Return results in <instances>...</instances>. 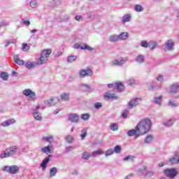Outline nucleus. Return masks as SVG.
Segmentation results:
<instances>
[{"mask_svg":"<svg viewBox=\"0 0 179 179\" xmlns=\"http://www.w3.org/2000/svg\"><path fill=\"white\" fill-rule=\"evenodd\" d=\"M136 126L137 131H138L141 135H145V134H148V132L150 131L152 128V121L145 118L142 120Z\"/></svg>","mask_w":179,"mask_h":179,"instance_id":"obj_1","label":"nucleus"},{"mask_svg":"<svg viewBox=\"0 0 179 179\" xmlns=\"http://www.w3.org/2000/svg\"><path fill=\"white\" fill-rule=\"evenodd\" d=\"M51 52H52V51L50 48L42 50L40 57L36 62V65H43V64H46L47 61H48V57L51 55Z\"/></svg>","mask_w":179,"mask_h":179,"instance_id":"obj_2","label":"nucleus"},{"mask_svg":"<svg viewBox=\"0 0 179 179\" xmlns=\"http://www.w3.org/2000/svg\"><path fill=\"white\" fill-rule=\"evenodd\" d=\"M17 151V148L16 146L10 147L0 155V159H5L6 157H11V156H15Z\"/></svg>","mask_w":179,"mask_h":179,"instance_id":"obj_3","label":"nucleus"},{"mask_svg":"<svg viewBox=\"0 0 179 179\" xmlns=\"http://www.w3.org/2000/svg\"><path fill=\"white\" fill-rule=\"evenodd\" d=\"M129 61V59L127 57H120L118 59H115L110 62L111 66H123Z\"/></svg>","mask_w":179,"mask_h":179,"instance_id":"obj_4","label":"nucleus"},{"mask_svg":"<svg viewBox=\"0 0 179 179\" xmlns=\"http://www.w3.org/2000/svg\"><path fill=\"white\" fill-rule=\"evenodd\" d=\"M164 174L166 177L173 179L178 176V171L176 168H169L164 170Z\"/></svg>","mask_w":179,"mask_h":179,"instance_id":"obj_5","label":"nucleus"},{"mask_svg":"<svg viewBox=\"0 0 179 179\" xmlns=\"http://www.w3.org/2000/svg\"><path fill=\"white\" fill-rule=\"evenodd\" d=\"M169 89V93L171 94H175L173 97L174 99H179V94H178L179 90V83H173L170 85Z\"/></svg>","mask_w":179,"mask_h":179,"instance_id":"obj_6","label":"nucleus"},{"mask_svg":"<svg viewBox=\"0 0 179 179\" xmlns=\"http://www.w3.org/2000/svg\"><path fill=\"white\" fill-rule=\"evenodd\" d=\"M19 170H20V169L16 165H12L10 166H5L3 168V171H6V173H9V174H16V173H19Z\"/></svg>","mask_w":179,"mask_h":179,"instance_id":"obj_7","label":"nucleus"},{"mask_svg":"<svg viewBox=\"0 0 179 179\" xmlns=\"http://www.w3.org/2000/svg\"><path fill=\"white\" fill-rule=\"evenodd\" d=\"M22 94H24V96H26L27 97H29V100H30L31 101H34V100L37 99L36 97V93L30 89L24 90L22 92Z\"/></svg>","mask_w":179,"mask_h":179,"instance_id":"obj_8","label":"nucleus"},{"mask_svg":"<svg viewBox=\"0 0 179 179\" xmlns=\"http://www.w3.org/2000/svg\"><path fill=\"white\" fill-rule=\"evenodd\" d=\"M79 78H84L86 76H93V71L90 69H81L78 72Z\"/></svg>","mask_w":179,"mask_h":179,"instance_id":"obj_9","label":"nucleus"},{"mask_svg":"<svg viewBox=\"0 0 179 179\" xmlns=\"http://www.w3.org/2000/svg\"><path fill=\"white\" fill-rule=\"evenodd\" d=\"M73 48H76V50H87L88 51H93V50H94L93 48L87 45L86 43H76L73 45Z\"/></svg>","mask_w":179,"mask_h":179,"instance_id":"obj_10","label":"nucleus"},{"mask_svg":"<svg viewBox=\"0 0 179 179\" xmlns=\"http://www.w3.org/2000/svg\"><path fill=\"white\" fill-rule=\"evenodd\" d=\"M174 48V42L172 40H168L164 45V51H171Z\"/></svg>","mask_w":179,"mask_h":179,"instance_id":"obj_11","label":"nucleus"},{"mask_svg":"<svg viewBox=\"0 0 179 179\" xmlns=\"http://www.w3.org/2000/svg\"><path fill=\"white\" fill-rule=\"evenodd\" d=\"M57 103H59V99L58 98H50L48 100L45 101V106H48L50 107V106H55V104H57Z\"/></svg>","mask_w":179,"mask_h":179,"instance_id":"obj_12","label":"nucleus"},{"mask_svg":"<svg viewBox=\"0 0 179 179\" xmlns=\"http://www.w3.org/2000/svg\"><path fill=\"white\" fill-rule=\"evenodd\" d=\"M69 121L73 124H78L79 122V115L76 113H71L69 115Z\"/></svg>","mask_w":179,"mask_h":179,"instance_id":"obj_13","label":"nucleus"},{"mask_svg":"<svg viewBox=\"0 0 179 179\" xmlns=\"http://www.w3.org/2000/svg\"><path fill=\"white\" fill-rule=\"evenodd\" d=\"M139 101H141V98H135L134 99L130 101L128 103V108L132 110L134 107H136L139 104Z\"/></svg>","mask_w":179,"mask_h":179,"instance_id":"obj_14","label":"nucleus"},{"mask_svg":"<svg viewBox=\"0 0 179 179\" xmlns=\"http://www.w3.org/2000/svg\"><path fill=\"white\" fill-rule=\"evenodd\" d=\"M104 99L108 100H117L118 99V96L115 95L114 93H111L110 92H106L103 95Z\"/></svg>","mask_w":179,"mask_h":179,"instance_id":"obj_15","label":"nucleus"},{"mask_svg":"<svg viewBox=\"0 0 179 179\" xmlns=\"http://www.w3.org/2000/svg\"><path fill=\"white\" fill-rule=\"evenodd\" d=\"M52 155H48L41 163L40 166L43 170V171H45V169H47V164L50 163V158Z\"/></svg>","mask_w":179,"mask_h":179,"instance_id":"obj_16","label":"nucleus"},{"mask_svg":"<svg viewBox=\"0 0 179 179\" xmlns=\"http://www.w3.org/2000/svg\"><path fill=\"white\" fill-rule=\"evenodd\" d=\"M128 136H141V132L138 130L137 126L136 127V129H131L127 132Z\"/></svg>","mask_w":179,"mask_h":179,"instance_id":"obj_17","label":"nucleus"},{"mask_svg":"<svg viewBox=\"0 0 179 179\" xmlns=\"http://www.w3.org/2000/svg\"><path fill=\"white\" fill-rule=\"evenodd\" d=\"M38 110H40V106H37L36 108L33 111V115L37 121H41V115H38L39 112Z\"/></svg>","mask_w":179,"mask_h":179,"instance_id":"obj_18","label":"nucleus"},{"mask_svg":"<svg viewBox=\"0 0 179 179\" xmlns=\"http://www.w3.org/2000/svg\"><path fill=\"white\" fill-rule=\"evenodd\" d=\"M174 122H176L175 118H171L168 120H165L163 122L164 127H166V128H170V127H173L174 125Z\"/></svg>","mask_w":179,"mask_h":179,"instance_id":"obj_19","label":"nucleus"},{"mask_svg":"<svg viewBox=\"0 0 179 179\" xmlns=\"http://www.w3.org/2000/svg\"><path fill=\"white\" fill-rule=\"evenodd\" d=\"M79 89L80 90H83V92H93L92 87L87 84H80Z\"/></svg>","mask_w":179,"mask_h":179,"instance_id":"obj_20","label":"nucleus"},{"mask_svg":"<svg viewBox=\"0 0 179 179\" xmlns=\"http://www.w3.org/2000/svg\"><path fill=\"white\" fill-rule=\"evenodd\" d=\"M171 164H179V155L175 154V155L169 159Z\"/></svg>","mask_w":179,"mask_h":179,"instance_id":"obj_21","label":"nucleus"},{"mask_svg":"<svg viewBox=\"0 0 179 179\" xmlns=\"http://www.w3.org/2000/svg\"><path fill=\"white\" fill-rule=\"evenodd\" d=\"M15 122H16V120H15V119L12 118V119H8L5 121H3L1 125V127H9V125H13V124H15Z\"/></svg>","mask_w":179,"mask_h":179,"instance_id":"obj_22","label":"nucleus"},{"mask_svg":"<svg viewBox=\"0 0 179 179\" xmlns=\"http://www.w3.org/2000/svg\"><path fill=\"white\" fill-rule=\"evenodd\" d=\"M131 19H132V15L131 14H126L122 17V24H125V23H128V22H131Z\"/></svg>","mask_w":179,"mask_h":179,"instance_id":"obj_23","label":"nucleus"},{"mask_svg":"<svg viewBox=\"0 0 179 179\" xmlns=\"http://www.w3.org/2000/svg\"><path fill=\"white\" fill-rule=\"evenodd\" d=\"M41 152L43 153H45L46 155L48 153H51V152H52V146L47 145L46 147H43L41 148Z\"/></svg>","mask_w":179,"mask_h":179,"instance_id":"obj_24","label":"nucleus"},{"mask_svg":"<svg viewBox=\"0 0 179 179\" xmlns=\"http://www.w3.org/2000/svg\"><path fill=\"white\" fill-rule=\"evenodd\" d=\"M108 41H110V43H117V41H120L118 35H110L108 38Z\"/></svg>","mask_w":179,"mask_h":179,"instance_id":"obj_25","label":"nucleus"},{"mask_svg":"<svg viewBox=\"0 0 179 179\" xmlns=\"http://www.w3.org/2000/svg\"><path fill=\"white\" fill-rule=\"evenodd\" d=\"M119 40H127L129 37V34L128 32H122L117 35Z\"/></svg>","mask_w":179,"mask_h":179,"instance_id":"obj_26","label":"nucleus"},{"mask_svg":"<svg viewBox=\"0 0 179 179\" xmlns=\"http://www.w3.org/2000/svg\"><path fill=\"white\" fill-rule=\"evenodd\" d=\"M14 58V62H15V64H17V65H24V61L20 59H19V55H15L13 57Z\"/></svg>","mask_w":179,"mask_h":179,"instance_id":"obj_27","label":"nucleus"},{"mask_svg":"<svg viewBox=\"0 0 179 179\" xmlns=\"http://www.w3.org/2000/svg\"><path fill=\"white\" fill-rule=\"evenodd\" d=\"M136 62L138 64H143L145 62V56L139 55L136 58Z\"/></svg>","mask_w":179,"mask_h":179,"instance_id":"obj_28","label":"nucleus"},{"mask_svg":"<svg viewBox=\"0 0 179 179\" xmlns=\"http://www.w3.org/2000/svg\"><path fill=\"white\" fill-rule=\"evenodd\" d=\"M115 89H117L119 92L124 90V85L121 83H115Z\"/></svg>","mask_w":179,"mask_h":179,"instance_id":"obj_29","label":"nucleus"},{"mask_svg":"<svg viewBox=\"0 0 179 179\" xmlns=\"http://www.w3.org/2000/svg\"><path fill=\"white\" fill-rule=\"evenodd\" d=\"M69 96L70 95L68 93H63L61 94L60 97L63 101H69Z\"/></svg>","mask_w":179,"mask_h":179,"instance_id":"obj_30","label":"nucleus"},{"mask_svg":"<svg viewBox=\"0 0 179 179\" xmlns=\"http://www.w3.org/2000/svg\"><path fill=\"white\" fill-rule=\"evenodd\" d=\"M57 173H58V169L55 167H52L50 170V177H55Z\"/></svg>","mask_w":179,"mask_h":179,"instance_id":"obj_31","label":"nucleus"},{"mask_svg":"<svg viewBox=\"0 0 179 179\" xmlns=\"http://www.w3.org/2000/svg\"><path fill=\"white\" fill-rule=\"evenodd\" d=\"M153 141V136L152 135H148L146 136V138L144 140V143H151Z\"/></svg>","mask_w":179,"mask_h":179,"instance_id":"obj_32","label":"nucleus"},{"mask_svg":"<svg viewBox=\"0 0 179 179\" xmlns=\"http://www.w3.org/2000/svg\"><path fill=\"white\" fill-rule=\"evenodd\" d=\"M144 9L145 8H143V6H142L139 4H136L134 6L135 12H143Z\"/></svg>","mask_w":179,"mask_h":179,"instance_id":"obj_33","label":"nucleus"},{"mask_svg":"<svg viewBox=\"0 0 179 179\" xmlns=\"http://www.w3.org/2000/svg\"><path fill=\"white\" fill-rule=\"evenodd\" d=\"M135 160V156L128 155L123 158L124 162H134Z\"/></svg>","mask_w":179,"mask_h":179,"instance_id":"obj_34","label":"nucleus"},{"mask_svg":"<svg viewBox=\"0 0 179 179\" xmlns=\"http://www.w3.org/2000/svg\"><path fill=\"white\" fill-rule=\"evenodd\" d=\"M0 78H1L3 80H8V79H9V75H8V73L2 71L0 74Z\"/></svg>","mask_w":179,"mask_h":179,"instance_id":"obj_35","label":"nucleus"},{"mask_svg":"<svg viewBox=\"0 0 179 179\" xmlns=\"http://www.w3.org/2000/svg\"><path fill=\"white\" fill-rule=\"evenodd\" d=\"M157 46V43H156V42L155 41H150V43H148V48L151 50H155V48H156Z\"/></svg>","mask_w":179,"mask_h":179,"instance_id":"obj_36","label":"nucleus"},{"mask_svg":"<svg viewBox=\"0 0 179 179\" xmlns=\"http://www.w3.org/2000/svg\"><path fill=\"white\" fill-rule=\"evenodd\" d=\"M91 156H92V154L88 153L87 152H84L82 156V159H83V160H89Z\"/></svg>","mask_w":179,"mask_h":179,"instance_id":"obj_37","label":"nucleus"},{"mask_svg":"<svg viewBox=\"0 0 179 179\" xmlns=\"http://www.w3.org/2000/svg\"><path fill=\"white\" fill-rule=\"evenodd\" d=\"M24 65L27 69H33L35 66L34 63L32 62H27Z\"/></svg>","mask_w":179,"mask_h":179,"instance_id":"obj_38","label":"nucleus"},{"mask_svg":"<svg viewBox=\"0 0 179 179\" xmlns=\"http://www.w3.org/2000/svg\"><path fill=\"white\" fill-rule=\"evenodd\" d=\"M87 136V129H83L81 130L80 138L82 140L85 139Z\"/></svg>","mask_w":179,"mask_h":179,"instance_id":"obj_39","label":"nucleus"},{"mask_svg":"<svg viewBox=\"0 0 179 179\" xmlns=\"http://www.w3.org/2000/svg\"><path fill=\"white\" fill-rule=\"evenodd\" d=\"M80 117L83 121H88L89 118H90V115L89 113H83Z\"/></svg>","mask_w":179,"mask_h":179,"instance_id":"obj_40","label":"nucleus"},{"mask_svg":"<svg viewBox=\"0 0 179 179\" xmlns=\"http://www.w3.org/2000/svg\"><path fill=\"white\" fill-rule=\"evenodd\" d=\"M76 58H78V56L76 55H71L67 57V62H73L74 61H76Z\"/></svg>","mask_w":179,"mask_h":179,"instance_id":"obj_41","label":"nucleus"},{"mask_svg":"<svg viewBox=\"0 0 179 179\" xmlns=\"http://www.w3.org/2000/svg\"><path fill=\"white\" fill-rule=\"evenodd\" d=\"M168 106L172 108L178 107V103L173 102V99H169Z\"/></svg>","mask_w":179,"mask_h":179,"instance_id":"obj_42","label":"nucleus"},{"mask_svg":"<svg viewBox=\"0 0 179 179\" xmlns=\"http://www.w3.org/2000/svg\"><path fill=\"white\" fill-rule=\"evenodd\" d=\"M162 96H157V97H155V100H154V103L155 104H161L162 103Z\"/></svg>","mask_w":179,"mask_h":179,"instance_id":"obj_43","label":"nucleus"},{"mask_svg":"<svg viewBox=\"0 0 179 179\" xmlns=\"http://www.w3.org/2000/svg\"><path fill=\"white\" fill-rule=\"evenodd\" d=\"M22 50L24 52H27L30 50V46H29V45H27V43H22Z\"/></svg>","mask_w":179,"mask_h":179,"instance_id":"obj_44","label":"nucleus"},{"mask_svg":"<svg viewBox=\"0 0 179 179\" xmlns=\"http://www.w3.org/2000/svg\"><path fill=\"white\" fill-rule=\"evenodd\" d=\"M112 155H114V150L109 148L106 152L105 155L107 157L111 156Z\"/></svg>","mask_w":179,"mask_h":179,"instance_id":"obj_45","label":"nucleus"},{"mask_svg":"<svg viewBox=\"0 0 179 179\" xmlns=\"http://www.w3.org/2000/svg\"><path fill=\"white\" fill-rule=\"evenodd\" d=\"M29 6L30 8H37V1L36 0L31 1V2L29 3Z\"/></svg>","mask_w":179,"mask_h":179,"instance_id":"obj_46","label":"nucleus"},{"mask_svg":"<svg viewBox=\"0 0 179 179\" xmlns=\"http://www.w3.org/2000/svg\"><path fill=\"white\" fill-rule=\"evenodd\" d=\"M94 107L96 110H100V108L103 107V103H101V102L95 103Z\"/></svg>","mask_w":179,"mask_h":179,"instance_id":"obj_47","label":"nucleus"},{"mask_svg":"<svg viewBox=\"0 0 179 179\" xmlns=\"http://www.w3.org/2000/svg\"><path fill=\"white\" fill-rule=\"evenodd\" d=\"M96 155H104V151H103L102 150H98L96 151H94L92 153V156H95Z\"/></svg>","mask_w":179,"mask_h":179,"instance_id":"obj_48","label":"nucleus"},{"mask_svg":"<svg viewBox=\"0 0 179 179\" xmlns=\"http://www.w3.org/2000/svg\"><path fill=\"white\" fill-rule=\"evenodd\" d=\"M111 131H118V124L113 123L110 124Z\"/></svg>","mask_w":179,"mask_h":179,"instance_id":"obj_49","label":"nucleus"},{"mask_svg":"<svg viewBox=\"0 0 179 179\" xmlns=\"http://www.w3.org/2000/svg\"><path fill=\"white\" fill-rule=\"evenodd\" d=\"M65 139L68 143H72L73 141V137L71 135H69L66 136Z\"/></svg>","mask_w":179,"mask_h":179,"instance_id":"obj_50","label":"nucleus"},{"mask_svg":"<svg viewBox=\"0 0 179 179\" xmlns=\"http://www.w3.org/2000/svg\"><path fill=\"white\" fill-rule=\"evenodd\" d=\"M115 152V153H121V146L120 145H116L115 146L113 152Z\"/></svg>","mask_w":179,"mask_h":179,"instance_id":"obj_51","label":"nucleus"},{"mask_svg":"<svg viewBox=\"0 0 179 179\" xmlns=\"http://www.w3.org/2000/svg\"><path fill=\"white\" fill-rule=\"evenodd\" d=\"M135 79L134 78H130L127 81V85L129 86H132V85H135Z\"/></svg>","mask_w":179,"mask_h":179,"instance_id":"obj_52","label":"nucleus"},{"mask_svg":"<svg viewBox=\"0 0 179 179\" xmlns=\"http://www.w3.org/2000/svg\"><path fill=\"white\" fill-rule=\"evenodd\" d=\"M141 45L144 48H148V47H149V43H148V41H142L141 43Z\"/></svg>","mask_w":179,"mask_h":179,"instance_id":"obj_53","label":"nucleus"},{"mask_svg":"<svg viewBox=\"0 0 179 179\" xmlns=\"http://www.w3.org/2000/svg\"><path fill=\"white\" fill-rule=\"evenodd\" d=\"M128 114H129V110H125L123 111L122 113V118L125 119L128 117Z\"/></svg>","mask_w":179,"mask_h":179,"instance_id":"obj_54","label":"nucleus"},{"mask_svg":"<svg viewBox=\"0 0 179 179\" xmlns=\"http://www.w3.org/2000/svg\"><path fill=\"white\" fill-rule=\"evenodd\" d=\"M70 19V17L69 15H64L60 18L61 22H68V20Z\"/></svg>","mask_w":179,"mask_h":179,"instance_id":"obj_55","label":"nucleus"},{"mask_svg":"<svg viewBox=\"0 0 179 179\" xmlns=\"http://www.w3.org/2000/svg\"><path fill=\"white\" fill-rule=\"evenodd\" d=\"M151 88L152 89V90H160V89H162V85H152Z\"/></svg>","mask_w":179,"mask_h":179,"instance_id":"obj_56","label":"nucleus"},{"mask_svg":"<svg viewBox=\"0 0 179 179\" xmlns=\"http://www.w3.org/2000/svg\"><path fill=\"white\" fill-rule=\"evenodd\" d=\"M75 19L77 20V22H83V17H82V15H76L75 17Z\"/></svg>","mask_w":179,"mask_h":179,"instance_id":"obj_57","label":"nucleus"},{"mask_svg":"<svg viewBox=\"0 0 179 179\" xmlns=\"http://www.w3.org/2000/svg\"><path fill=\"white\" fill-rule=\"evenodd\" d=\"M4 43H5V47H8V46H9V45H10V44H13V41H6L5 42H4Z\"/></svg>","mask_w":179,"mask_h":179,"instance_id":"obj_58","label":"nucleus"},{"mask_svg":"<svg viewBox=\"0 0 179 179\" xmlns=\"http://www.w3.org/2000/svg\"><path fill=\"white\" fill-rule=\"evenodd\" d=\"M154 174H155V173L153 171H150L146 173L145 176H146V177H152L154 176Z\"/></svg>","mask_w":179,"mask_h":179,"instance_id":"obj_59","label":"nucleus"},{"mask_svg":"<svg viewBox=\"0 0 179 179\" xmlns=\"http://www.w3.org/2000/svg\"><path fill=\"white\" fill-rule=\"evenodd\" d=\"M163 76L159 74L158 75V76L157 77V80H158V82H163Z\"/></svg>","mask_w":179,"mask_h":179,"instance_id":"obj_60","label":"nucleus"},{"mask_svg":"<svg viewBox=\"0 0 179 179\" xmlns=\"http://www.w3.org/2000/svg\"><path fill=\"white\" fill-rule=\"evenodd\" d=\"M23 24H25V26H29L30 24L29 20H25L24 19L22 20Z\"/></svg>","mask_w":179,"mask_h":179,"instance_id":"obj_61","label":"nucleus"},{"mask_svg":"<svg viewBox=\"0 0 179 179\" xmlns=\"http://www.w3.org/2000/svg\"><path fill=\"white\" fill-rule=\"evenodd\" d=\"M51 139H52V136L43 137V141H45L46 142H51Z\"/></svg>","mask_w":179,"mask_h":179,"instance_id":"obj_62","label":"nucleus"},{"mask_svg":"<svg viewBox=\"0 0 179 179\" xmlns=\"http://www.w3.org/2000/svg\"><path fill=\"white\" fill-rule=\"evenodd\" d=\"M66 152H72V150H73V147L72 146L66 147Z\"/></svg>","mask_w":179,"mask_h":179,"instance_id":"obj_63","label":"nucleus"},{"mask_svg":"<svg viewBox=\"0 0 179 179\" xmlns=\"http://www.w3.org/2000/svg\"><path fill=\"white\" fill-rule=\"evenodd\" d=\"M61 55H62V52H57V54L55 55V58H59Z\"/></svg>","mask_w":179,"mask_h":179,"instance_id":"obj_64","label":"nucleus"}]
</instances>
